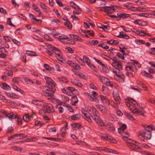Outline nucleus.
I'll return each instance as SVG.
<instances>
[{"mask_svg": "<svg viewBox=\"0 0 155 155\" xmlns=\"http://www.w3.org/2000/svg\"><path fill=\"white\" fill-rule=\"evenodd\" d=\"M76 59L77 61L81 64L83 65V64H84V61H83V59H82L81 58L79 57H77Z\"/></svg>", "mask_w": 155, "mask_h": 155, "instance_id": "56", "label": "nucleus"}, {"mask_svg": "<svg viewBox=\"0 0 155 155\" xmlns=\"http://www.w3.org/2000/svg\"><path fill=\"white\" fill-rule=\"evenodd\" d=\"M116 41L115 40H113V39H111L110 40H107V43L108 44H110L111 45L113 44H116Z\"/></svg>", "mask_w": 155, "mask_h": 155, "instance_id": "55", "label": "nucleus"}, {"mask_svg": "<svg viewBox=\"0 0 155 155\" xmlns=\"http://www.w3.org/2000/svg\"><path fill=\"white\" fill-rule=\"evenodd\" d=\"M74 73L77 76H79L81 78H82L84 76L80 72L76 70L74 71Z\"/></svg>", "mask_w": 155, "mask_h": 155, "instance_id": "43", "label": "nucleus"}, {"mask_svg": "<svg viewBox=\"0 0 155 155\" xmlns=\"http://www.w3.org/2000/svg\"><path fill=\"white\" fill-rule=\"evenodd\" d=\"M14 132V129L13 127H9L7 130L6 134H8L10 133H13Z\"/></svg>", "mask_w": 155, "mask_h": 155, "instance_id": "46", "label": "nucleus"}, {"mask_svg": "<svg viewBox=\"0 0 155 155\" xmlns=\"http://www.w3.org/2000/svg\"><path fill=\"white\" fill-rule=\"evenodd\" d=\"M109 119L111 120L115 121L116 119V116L113 114H111L110 115Z\"/></svg>", "mask_w": 155, "mask_h": 155, "instance_id": "52", "label": "nucleus"}, {"mask_svg": "<svg viewBox=\"0 0 155 155\" xmlns=\"http://www.w3.org/2000/svg\"><path fill=\"white\" fill-rule=\"evenodd\" d=\"M139 134L140 136L143 137V141L144 140V139L147 140L150 139L151 136V132L145 130L140 131V132Z\"/></svg>", "mask_w": 155, "mask_h": 155, "instance_id": "6", "label": "nucleus"}, {"mask_svg": "<svg viewBox=\"0 0 155 155\" xmlns=\"http://www.w3.org/2000/svg\"><path fill=\"white\" fill-rule=\"evenodd\" d=\"M76 144L78 145L83 146L85 145V143L81 140H78L76 142Z\"/></svg>", "mask_w": 155, "mask_h": 155, "instance_id": "54", "label": "nucleus"}, {"mask_svg": "<svg viewBox=\"0 0 155 155\" xmlns=\"http://www.w3.org/2000/svg\"><path fill=\"white\" fill-rule=\"evenodd\" d=\"M42 110L45 114L54 113L55 111L53 106L50 104L44 105L42 108Z\"/></svg>", "mask_w": 155, "mask_h": 155, "instance_id": "4", "label": "nucleus"}, {"mask_svg": "<svg viewBox=\"0 0 155 155\" xmlns=\"http://www.w3.org/2000/svg\"><path fill=\"white\" fill-rule=\"evenodd\" d=\"M126 70L128 71H134V69H136V67L134 65L128 66L126 67Z\"/></svg>", "mask_w": 155, "mask_h": 155, "instance_id": "31", "label": "nucleus"}, {"mask_svg": "<svg viewBox=\"0 0 155 155\" xmlns=\"http://www.w3.org/2000/svg\"><path fill=\"white\" fill-rule=\"evenodd\" d=\"M23 119L24 121L28 122L29 120L30 116L28 114H26L23 116Z\"/></svg>", "mask_w": 155, "mask_h": 155, "instance_id": "39", "label": "nucleus"}, {"mask_svg": "<svg viewBox=\"0 0 155 155\" xmlns=\"http://www.w3.org/2000/svg\"><path fill=\"white\" fill-rule=\"evenodd\" d=\"M68 64L70 66L73 68L74 67L75 63H74L73 61H67Z\"/></svg>", "mask_w": 155, "mask_h": 155, "instance_id": "60", "label": "nucleus"}, {"mask_svg": "<svg viewBox=\"0 0 155 155\" xmlns=\"http://www.w3.org/2000/svg\"><path fill=\"white\" fill-rule=\"evenodd\" d=\"M150 51L149 52V54L155 55V48H151L150 49Z\"/></svg>", "mask_w": 155, "mask_h": 155, "instance_id": "64", "label": "nucleus"}, {"mask_svg": "<svg viewBox=\"0 0 155 155\" xmlns=\"http://www.w3.org/2000/svg\"><path fill=\"white\" fill-rule=\"evenodd\" d=\"M144 74L147 77L149 78L150 79H152L153 78V76L152 75L150 74L147 73L146 71H144Z\"/></svg>", "mask_w": 155, "mask_h": 155, "instance_id": "44", "label": "nucleus"}, {"mask_svg": "<svg viewBox=\"0 0 155 155\" xmlns=\"http://www.w3.org/2000/svg\"><path fill=\"white\" fill-rule=\"evenodd\" d=\"M87 98L91 101L95 102L98 103L99 102V101L97 97H92L91 94L87 93Z\"/></svg>", "mask_w": 155, "mask_h": 155, "instance_id": "16", "label": "nucleus"}, {"mask_svg": "<svg viewBox=\"0 0 155 155\" xmlns=\"http://www.w3.org/2000/svg\"><path fill=\"white\" fill-rule=\"evenodd\" d=\"M124 74L120 75L117 74V80L119 82H123L124 81Z\"/></svg>", "mask_w": 155, "mask_h": 155, "instance_id": "22", "label": "nucleus"}, {"mask_svg": "<svg viewBox=\"0 0 155 155\" xmlns=\"http://www.w3.org/2000/svg\"><path fill=\"white\" fill-rule=\"evenodd\" d=\"M124 114L127 117L128 119L131 121H134L135 120V118L133 117L132 115L127 112H125Z\"/></svg>", "mask_w": 155, "mask_h": 155, "instance_id": "25", "label": "nucleus"}, {"mask_svg": "<svg viewBox=\"0 0 155 155\" xmlns=\"http://www.w3.org/2000/svg\"><path fill=\"white\" fill-rule=\"evenodd\" d=\"M91 112L90 114V116H91L92 114H93L94 115H99L98 111L93 106L91 107Z\"/></svg>", "mask_w": 155, "mask_h": 155, "instance_id": "23", "label": "nucleus"}, {"mask_svg": "<svg viewBox=\"0 0 155 155\" xmlns=\"http://www.w3.org/2000/svg\"><path fill=\"white\" fill-rule=\"evenodd\" d=\"M0 86L2 89L6 90H10L11 88V87L5 83H1Z\"/></svg>", "mask_w": 155, "mask_h": 155, "instance_id": "17", "label": "nucleus"}, {"mask_svg": "<svg viewBox=\"0 0 155 155\" xmlns=\"http://www.w3.org/2000/svg\"><path fill=\"white\" fill-rule=\"evenodd\" d=\"M102 9H101V11H104L107 12L108 13V14H111V13L114 12L115 9L113 7L111 6H103L101 7Z\"/></svg>", "mask_w": 155, "mask_h": 155, "instance_id": "8", "label": "nucleus"}, {"mask_svg": "<svg viewBox=\"0 0 155 155\" xmlns=\"http://www.w3.org/2000/svg\"><path fill=\"white\" fill-rule=\"evenodd\" d=\"M99 115H94V114H92L90 117L93 119V120L95 121L98 124H100V122L101 120L100 117L99 116Z\"/></svg>", "mask_w": 155, "mask_h": 155, "instance_id": "11", "label": "nucleus"}, {"mask_svg": "<svg viewBox=\"0 0 155 155\" xmlns=\"http://www.w3.org/2000/svg\"><path fill=\"white\" fill-rule=\"evenodd\" d=\"M111 56L112 58L111 59L113 61L111 64L112 66L116 69V58L114 56V57L112 55H111Z\"/></svg>", "mask_w": 155, "mask_h": 155, "instance_id": "21", "label": "nucleus"}, {"mask_svg": "<svg viewBox=\"0 0 155 155\" xmlns=\"http://www.w3.org/2000/svg\"><path fill=\"white\" fill-rule=\"evenodd\" d=\"M71 101L72 104L73 105H75V104L78 102V100L77 97L75 96H73L71 97Z\"/></svg>", "mask_w": 155, "mask_h": 155, "instance_id": "29", "label": "nucleus"}, {"mask_svg": "<svg viewBox=\"0 0 155 155\" xmlns=\"http://www.w3.org/2000/svg\"><path fill=\"white\" fill-rule=\"evenodd\" d=\"M25 10L27 11H28L30 10V6H29V3L27 2L25 3Z\"/></svg>", "mask_w": 155, "mask_h": 155, "instance_id": "49", "label": "nucleus"}, {"mask_svg": "<svg viewBox=\"0 0 155 155\" xmlns=\"http://www.w3.org/2000/svg\"><path fill=\"white\" fill-rule=\"evenodd\" d=\"M136 142V141H134L130 139H129L126 142V144L128 147L132 150L137 151L140 148V147L134 143Z\"/></svg>", "mask_w": 155, "mask_h": 155, "instance_id": "1", "label": "nucleus"}, {"mask_svg": "<svg viewBox=\"0 0 155 155\" xmlns=\"http://www.w3.org/2000/svg\"><path fill=\"white\" fill-rule=\"evenodd\" d=\"M7 23L8 24L10 25H11L12 26L15 27L16 26L14 25L11 22V19L10 18H8L7 19Z\"/></svg>", "mask_w": 155, "mask_h": 155, "instance_id": "63", "label": "nucleus"}, {"mask_svg": "<svg viewBox=\"0 0 155 155\" xmlns=\"http://www.w3.org/2000/svg\"><path fill=\"white\" fill-rule=\"evenodd\" d=\"M110 123H109V124H108L107 123H104L102 120H101V122H100V124H99V125L101 126H104L105 127H107L108 128V127L110 125Z\"/></svg>", "mask_w": 155, "mask_h": 155, "instance_id": "34", "label": "nucleus"}, {"mask_svg": "<svg viewBox=\"0 0 155 155\" xmlns=\"http://www.w3.org/2000/svg\"><path fill=\"white\" fill-rule=\"evenodd\" d=\"M64 25L67 26L69 29H71L72 27L71 24L68 21L65 22L64 23Z\"/></svg>", "mask_w": 155, "mask_h": 155, "instance_id": "47", "label": "nucleus"}, {"mask_svg": "<svg viewBox=\"0 0 155 155\" xmlns=\"http://www.w3.org/2000/svg\"><path fill=\"white\" fill-rule=\"evenodd\" d=\"M134 22L135 24L143 26L146 25H147L146 22L140 19H137L135 20Z\"/></svg>", "mask_w": 155, "mask_h": 155, "instance_id": "15", "label": "nucleus"}, {"mask_svg": "<svg viewBox=\"0 0 155 155\" xmlns=\"http://www.w3.org/2000/svg\"><path fill=\"white\" fill-rule=\"evenodd\" d=\"M101 150L104 151L108 153H114V150H113L105 147H102V148H101Z\"/></svg>", "mask_w": 155, "mask_h": 155, "instance_id": "35", "label": "nucleus"}, {"mask_svg": "<svg viewBox=\"0 0 155 155\" xmlns=\"http://www.w3.org/2000/svg\"><path fill=\"white\" fill-rule=\"evenodd\" d=\"M117 56H118L121 59L123 60L124 59V57L123 54H122L118 52L117 53Z\"/></svg>", "mask_w": 155, "mask_h": 155, "instance_id": "62", "label": "nucleus"}, {"mask_svg": "<svg viewBox=\"0 0 155 155\" xmlns=\"http://www.w3.org/2000/svg\"><path fill=\"white\" fill-rule=\"evenodd\" d=\"M144 110L143 109H138L136 108H134L133 112L138 115H143Z\"/></svg>", "mask_w": 155, "mask_h": 155, "instance_id": "13", "label": "nucleus"}, {"mask_svg": "<svg viewBox=\"0 0 155 155\" xmlns=\"http://www.w3.org/2000/svg\"><path fill=\"white\" fill-rule=\"evenodd\" d=\"M130 17V15L123 12H118L117 13V21L120 20L121 18H126Z\"/></svg>", "mask_w": 155, "mask_h": 155, "instance_id": "9", "label": "nucleus"}, {"mask_svg": "<svg viewBox=\"0 0 155 155\" xmlns=\"http://www.w3.org/2000/svg\"><path fill=\"white\" fill-rule=\"evenodd\" d=\"M99 77L100 78L101 81L103 83H106V82L109 81V79L107 78H105L104 77L100 76Z\"/></svg>", "mask_w": 155, "mask_h": 155, "instance_id": "36", "label": "nucleus"}, {"mask_svg": "<svg viewBox=\"0 0 155 155\" xmlns=\"http://www.w3.org/2000/svg\"><path fill=\"white\" fill-rule=\"evenodd\" d=\"M67 89L68 90V92H69V93H71L73 91H74L76 90L74 88L70 87H67Z\"/></svg>", "mask_w": 155, "mask_h": 155, "instance_id": "61", "label": "nucleus"}, {"mask_svg": "<svg viewBox=\"0 0 155 155\" xmlns=\"http://www.w3.org/2000/svg\"><path fill=\"white\" fill-rule=\"evenodd\" d=\"M127 126L126 124H122L120 128L118 129V131L119 134H120V133L124 131V130L126 129Z\"/></svg>", "mask_w": 155, "mask_h": 155, "instance_id": "20", "label": "nucleus"}, {"mask_svg": "<svg viewBox=\"0 0 155 155\" xmlns=\"http://www.w3.org/2000/svg\"><path fill=\"white\" fill-rule=\"evenodd\" d=\"M48 47L49 49L52 50V51L54 52L55 54H58V53H61V51L58 48L53 45H49V46Z\"/></svg>", "mask_w": 155, "mask_h": 155, "instance_id": "10", "label": "nucleus"}, {"mask_svg": "<svg viewBox=\"0 0 155 155\" xmlns=\"http://www.w3.org/2000/svg\"><path fill=\"white\" fill-rule=\"evenodd\" d=\"M98 46L105 49H108L109 48V46H107L105 44L103 43L102 42H100Z\"/></svg>", "mask_w": 155, "mask_h": 155, "instance_id": "32", "label": "nucleus"}, {"mask_svg": "<svg viewBox=\"0 0 155 155\" xmlns=\"http://www.w3.org/2000/svg\"><path fill=\"white\" fill-rule=\"evenodd\" d=\"M4 74H7L10 77H12L13 75V72L12 71L7 70L5 72Z\"/></svg>", "mask_w": 155, "mask_h": 155, "instance_id": "40", "label": "nucleus"}, {"mask_svg": "<svg viewBox=\"0 0 155 155\" xmlns=\"http://www.w3.org/2000/svg\"><path fill=\"white\" fill-rule=\"evenodd\" d=\"M58 38L59 39H68V41L69 42L71 40L70 39H69L68 37L65 35H59L58 37Z\"/></svg>", "mask_w": 155, "mask_h": 155, "instance_id": "28", "label": "nucleus"}, {"mask_svg": "<svg viewBox=\"0 0 155 155\" xmlns=\"http://www.w3.org/2000/svg\"><path fill=\"white\" fill-rule=\"evenodd\" d=\"M58 79L60 83H67L68 81V79L65 77H61Z\"/></svg>", "mask_w": 155, "mask_h": 155, "instance_id": "26", "label": "nucleus"}, {"mask_svg": "<svg viewBox=\"0 0 155 155\" xmlns=\"http://www.w3.org/2000/svg\"><path fill=\"white\" fill-rule=\"evenodd\" d=\"M126 101H129L131 103H132L134 105H135L136 104H138L137 103L136 101L134 100L132 98H127L126 99Z\"/></svg>", "mask_w": 155, "mask_h": 155, "instance_id": "42", "label": "nucleus"}, {"mask_svg": "<svg viewBox=\"0 0 155 155\" xmlns=\"http://www.w3.org/2000/svg\"><path fill=\"white\" fill-rule=\"evenodd\" d=\"M45 79L46 81V84L47 86L50 89L53 88L54 90H56L55 86L56 84L55 82L51 78L49 77L46 76L45 77Z\"/></svg>", "mask_w": 155, "mask_h": 155, "instance_id": "3", "label": "nucleus"}, {"mask_svg": "<svg viewBox=\"0 0 155 155\" xmlns=\"http://www.w3.org/2000/svg\"><path fill=\"white\" fill-rule=\"evenodd\" d=\"M100 97L104 103H106L107 101H108V98L102 95H100Z\"/></svg>", "mask_w": 155, "mask_h": 155, "instance_id": "37", "label": "nucleus"}, {"mask_svg": "<svg viewBox=\"0 0 155 155\" xmlns=\"http://www.w3.org/2000/svg\"><path fill=\"white\" fill-rule=\"evenodd\" d=\"M81 112L84 115L85 117V119L90 123H92V120L91 117L87 115V111L84 108L81 109Z\"/></svg>", "mask_w": 155, "mask_h": 155, "instance_id": "12", "label": "nucleus"}, {"mask_svg": "<svg viewBox=\"0 0 155 155\" xmlns=\"http://www.w3.org/2000/svg\"><path fill=\"white\" fill-rule=\"evenodd\" d=\"M119 51H121L123 54L126 55V54L124 53V50H126V48L122 44H120L119 45Z\"/></svg>", "mask_w": 155, "mask_h": 155, "instance_id": "27", "label": "nucleus"}, {"mask_svg": "<svg viewBox=\"0 0 155 155\" xmlns=\"http://www.w3.org/2000/svg\"><path fill=\"white\" fill-rule=\"evenodd\" d=\"M102 138L105 140L110 141L111 140V138H112V137L110 136H102Z\"/></svg>", "mask_w": 155, "mask_h": 155, "instance_id": "51", "label": "nucleus"}, {"mask_svg": "<svg viewBox=\"0 0 155 155\" xmlns=\"http://www.w3.org/2000/svg\"><path fill=\"white\" fill-rule=\"evenodd\" d=\"M42 138L46 139L48 140H50L52 141H56L57 139L56 138H53L52 137H42Z\"/></svg>", "mask_w": 155, "mask_h": 155, "instance_id": "57", "label": "nucleus"}, {"mask_svg": "<svg viewBox=\"0 0 155 155\" xmlns=\"http://www.w3.org/2000/svg\"><path fill=\"white\" fill-rule=\"evenodd\" d=\"M3 39L6 41H10L11 39H12V38L9 36H4Z\"/></svg>", "mask_w": 155, "mask_h": 155, "instance_id": "59", "label": "nucleus"}, {"mask_svg": "<svg viewBox=\"0 0 155 155\" xmlns=\"http://www.w3.org/2000/svg\"><path fill=\"white\" fill-rule=\"evenodd\" d=\"M108 129L110 131L113 132H114L115 130V128L114 127L113 125L112 124H110Z\"/></svg>", "mask_w": 155, "mask_h": 155, "instance_id": "45", "label": "nucleus"}, {"mask_svg": "<svg viewBox=\"0 0 155 155\" xmlns=\"http://www.w3.org/2000/svg\"><path fill=\"white\" fill-rule=\"evenodd\" d=\"M40 5L41 7L43 9L44 11H45L47 10L46 6L45 5V4L41 2L40 3Z\"/></svg>", "mask_w": 155, "mask_h": 155, "instance_id": "53", "label": "nucleus"}, {"mask_svg": "<svg viewBox=\"0 0 155 155\" xmlns=\"http://www.w3.org/2000/svg\"><path fill=\"white\" fill-rule=\"evenodd\" d=\"M123 137L122 138L123 140L125 141H127L129 139L128 138L130 137L129 134L127 132H123L120 133V134Z\"/></svg>", "mask_w": 155, "mask_h": 155, "instance_id": "14", "label": "nucleus"}, {"mask_svg": "<svg viewBox=\"0 0 155 155\" xmlns=\"http://www.w3.org/2000/svg\"><path fill=\"white\" fill-rule=\"evenodd\" d=\"M137 15L142 17H148L149 15L147 13H141L140 14H136Z\"/></svg>", "mask_w": 155, "mask_h": 155, "instance_id": "50", "label": "nucleus"}, {"mask_svg": "<svg viewBox=\"0 0 155 155\" xmlns=\"http://www.w3.org/2000/svg\"><path fill=\"white\" fill-rule=\"evenodd\" d=\"M81 115L80 114H74L71 116V120H78L81 118Z\"/></svg>", "mask_w": 155, "mask_h": 155, "instance_id": "19", "label": "nucleus"}, {"mask_svg": "<svg viewBox=\"0 0 155 155\" xmlns=\"http://www.w3.org/2000/svg\"><path fill=\"white\" fill-rule=\"evenodd\" d=\"M102 67L104 72L107 73L109 71L108 68L106 66H105V64H104V66H102Z\"/></svg>", "mask_w": 155, "mask_h": 155, "instance_id": "58", "label": "nucleus"}, {"mask_svg": "<svg viewBox=\"0 0 155 155\" xmlns=\"http://www.w3.org/2000/svg\"><path fill=\"white\" fill-rule=\"evenodd\" d=\"M6 115L10 119H13L17 118L18 124L20 125H22V122L21 118L18 117L16 116V115L14 114L12 112H11L9 114H6Z\"/></svg>", "mask_w": 155, "mask_h": 155, "instance_id": "7", "label": "nucleus"}, {"mask_svg": "<svg viewBox=\"0 0 155 155\" xmlns=\"http://www.w3.org/2000/svg\"><path fill=\"white\" fill-rule=\"evenodd\" d=\"M26 54L28 55L31 56H36L38 55L35 52L32 51H27Z\"/></svg>", "mask_w": 155, "mask_h": 155, "instance_id": "33", "label": "nucleus"}, {"mask_svg": "<svg viewBox=\"0 0 155 155\" xmlns=\"http://www.w3.org/2000/svg\"><path fill=\"white\" fill-rule=\"evenodd\" d=\"M144 127L145 129V131H148L150 132H151V131L153 130V129L154 128L153 126L151 127L148 125H145Z\"/></svg>", "mask_w": 155, "mask_h": 155, "instance_id": "38", "label": "nucleus"}, {"mask_svg": "<svg viewBox=\"0 0 155 155\" xmlns=\"http://www.w3.org/2000/svg\"><path fill=\"white\" fill-rule=\"evenodd\" d=\"M67 126V124L65 126V127H62L61 130V136L64 138L65 137V135L67 133L66 130Z\"/></svg>", "mask_w": 155, "mask_h": 155, "instance_id": "30", "label": "nucleus"}, {"mask_svg": "<svg viewBox=\"0 0 155 155\" xmlns=\"http://www.w3.org/2000/svg\"><path fill=\"white\" fill-rule=\"evenodd\" d=\"M97 108L99 109L102 113H105L106 112L105 107L101 104L96 105Z\"/></svg>", "mask_w": 155, "mask_h": 155, "instance_id": "18", "label": "nucleus"}, {"mask_svg": "<svg viewBox=\"0 0 155 155\" xmlns=\"http://www.w3.org/2000/svg\"><path fill=\"white\" fill-rule=\"evenodd\" d=\"M55 91L56 90H54V88L50 89L48 87H45L43 89L45 95L47 97H52Z\"/></svg>", "mask_w": 155, "mask_h": 155, "instance_id": "2", "label": "nucleus"}, {"mask_svg": "<svg viewBox=\"0 0 155 155\" xmlns=\"http://www.w3.org/2000/svg\"><path fill=\"white\" fill-rule=\"evenodd\" d=\"M83 61H84V63L85 62L87 65L92 70L95 71H97V69L95 66L93 64H91L89 58L86 56H84L83 57Z\"/></svg>", "mask_w": 155, "mask_h": 155, "instance_id": "5", "label": "nucleus"}, {"mask_svg": "<svg viewBox=\"0 0 155 155\" xmlns=\"http://www.w3.org/2000/svg\"><path fill=\"white\" fill-rule=\"evenodd\" d=\"M35 125L36 126H39L40 127H42L44 124L41 123L40 121L35 120Z\"/></svg>", "mask_w": 155, "mask_h": 155, "instance_id": "41", "label": "nucleus"}, {"mask_svg": "<svg viewBox=\"0 0 155 155\" xmlns=\"http://www.w3.org/2000/svg\"><path fill=\"white\" fill-rule=\"evenodd\" d=\"M76 6L78 8V9H75L73 11V13L74 14L79 15L81 14V9L77 5H76Z\"/></svg>", "mask_w": 155, "mask_h": 155, "instance_id": "24", "label": "nucleus"}, {"mask_svg": "<svg viewBox=\"0 0 155 155\" xmlns=\"http://www.w3.org/2000/svg\"><path fill=\"white\" fill-rule=\"evenodd\" d=\"M12 149L17 151H21L22 149L21 148L16 146H14L12 147Z\"/></svg>", "mask_w": 155, "mask_h": 155, "instance_id": "48", "label": "nucleus"}]
</instances>
